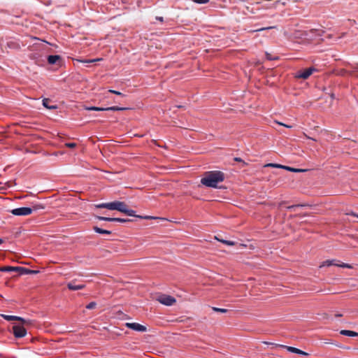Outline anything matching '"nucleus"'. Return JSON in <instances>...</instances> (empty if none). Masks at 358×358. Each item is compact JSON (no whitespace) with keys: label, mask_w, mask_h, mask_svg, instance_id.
<instances>
[{"label":"nucleus","mask_w":358,"mask_h":358,"mask_svg":"<svg viewBox=\"0 0 358 358\" xmlns=\"http://www.w3.org/2000/svg\"><path fill=\"white\" fill-rule=\"evenodd\" d=\"M96 207L98 208H106V209L111 210H115L120 211L121 213H123L129 216L143 218L145 220H151V219L155 218L152 216L143 217L141 215H136L134 210H130L128 208V206L124 202L119 201H115L110 202V203H101L96 205Z\"/></svg>","instance_id":"nucleus-1"},{"label":"nucleus","mask_w":358,"mask_h":358,"mask_svg":"<svg viewBox=\"0 0 358 358\" xmlns=\"http://www.w3.org/2000/svg\"><path fill=\"white\" fill-rule=\"evenodd\" d=\"M224 173L220 171H210L204 173L201 180L202 185L208 187H217V183L224 181Z\"/></svg>","instance_id":"nucleus-2"},{"label":"nucleus","mask_w":358,"mask_h":358,"mask_svg":"<svg viewBox=\"0 0 358 358\" xmlns=\"http://www.w3.org/2000/svg\"><path fill=\"white\" fill-rule=\"evenodd\" d=\"M64 64V59L60 55H48L46 58V69L56 71L60 69Z\"/></svg>","instance_id":"nucleus-3"},{"label":"nucleus","mask_w":358,"mask_h":358,"mask_svg":"<svg viewBox=\"0 0 358 358\" xmlns=\"http://www.w3.org/2000/svg\"><path fill=\"white\" fill-rule=\"evenodd\" d=\"M339 261L336 259L326 260L322 263L320 267L336 266L341 268H352V266L346 263H338Z\"/></svg>","instance_id":"nucleus-4"},{"label":"nucleus","mask_w":358,"mask_h":358,"mask_svg":"<svg viewBox=\"0 0 358 358\" xmlns=\"http://www.w3.org/2000/svg\"><path fill=\"white\" fill-rule=\"evenodd\" d=\"M12 329L13 334L17 338H23L27 334V330L22 324H15Z\"/></svg>","instance_id":"nucleus-5"},{"label":"nucleus","mask_w":358,"mask_h":358,"mask_svg":"<svg viewBox=\"0 0 358 358\" xmlns=\"http://www.w3.org/2000/svg\"><path fill=\"white\" fill-rule=\"evenodd\" d=\"M157 300L162 304L166 306H172L176 301L174 297L166 294H161L158 296Z\"/></svg>","instance_id":"nucleus-6"},{"label":"nucleus","mask_w":358,"mask_h":358,"mask_svg":"<svg viewBox=\"0 0 358 358\" xmlns=\"http://www.w3.org/2000/svg\"><path fill=\"white\" fill-rule=\"evenodd\" d=\"M10 212L16 216H25L30 215L32 213V209L29 207H20L13 209Z\"/></svg>","instance_id":"nucleus-7"},{"label":"nucleus","mask_w":358,"mask_h":358,"mask_svg":"<svg viewBox=\"0 0 358 358\" xmlns=\"http://www.w3.org/2000/svg\"><path fill=\"white\" fill-rule=\"evenodd\" d=\"M85 109L87 110H95V111H104V110L116 111V110H127V108H122V107H118V106H112V107H108V108H101V107L92 106V107H87V108H85Z\"/></svg>","instance_id":"nucleus-8"},{"label":"nucleus","mask_w":358,"mask_h":358,"mask_svg":"<svg viewBox=\"0 0 358 358\" xmlns=\"http://www.w3.org/2000/svg\"><path fill=\"white\" fill-rule=\"evenodd\" d=\"M315 71L316 69L315 68H308L304 69L302 71L298 72L297 74L296 75V78L306 80L308 78L309 76Z\"/></svg>","instance_id":"nucleus-9"},{"label":"nucleus","mask_w":358,"mask_h":358,"mask_svg":"<svg viewBox=\"0 0 358 358\" xmlns=\"http://www.w3.org/2000/svg\"><path fill=\"white\" fill-rule=\"evenodd\" d=\"M125 326L127 327H128L131 329H133L134 331H136L145 332L147 331V328L145 326H143L141 324L136 323V322H133V323L127 322L125 324Z\"/></svg>","instance_id":"nucleus-10"},{"label":"nucleus","mask_w":358,"mask_h":358,"mask_svg":"<svg viewBox=\"0 0 358 358\" xmlns=\"http://www.w3.org/2000/svg\"><path fill=\"white\" fill-rule=\"evenodd\" d=\"M279 346L282 348L286 349L287 351H289L290 352L296 353V354L301 355L303 356H309V354L308 352H304V351H303L300 349H298L296 348H294V347H291V346H287V345H279Z\"/></svg>","instance_id":"nucleus-11"},{"label":"nucleus","mask_w":358,"mask_h":358,"mask_svg":"<svg viewBox=\"0 0 358 358\" xmlns=\"http://www.w3.org/2000/svg\"><path fill=\"white\" fill-rule=\"evenodd\" d=\"M265 166L285 169L286 170H288V171H292V172H295V173L305 171L304 169L292 168V167H289V166H282V165H280V164H268Z\"/></svg>","instance_id":"nucleus-12"},{"label":"nucleus","mask_w":358,"mask_h":358,"mask_svg":"<svg viewBox=\"0 0 358 358\" xmlns=\"http://www.w3.org/2000/svg\"><path fill=\"white\" fill-rule=\"evenodd\" d=\"M0 316L7 321H13V320L20 321V322H21L22 324H24L25 322L22 317H17V316L8 315H5V314H1Z\"/></svg>","instance_id":"nucleus-13"},{"label":"nucleus","mask_w":358,"mask_h":358,"mask_svg":"<svg viewBox=\"0 0 358 358\" xmlns=\"http://www.w3.org/2000/svg\"><path fill=\"white\" fill-rule=\"evenodd\" d=\"M67 287L71 290L76 291L84 289L85 285L84 284L76 285L74 281H71L67 284Z\"/></svg>","instance_id":"nucleus-14"},{"label":"nucleus","mask_w":358,"mask_h":358,"mask_svg":"<svg viewBox=\"0 0 358 358\" xmlns=\"http://www.w3.org/2000/svg\"><path fill=\"white\" fill-rule=\"evenodd\" d=\"M16 271L19 272V273L20 275H25V274H29V273H36L38 272L36 271L30 270L29 268H24V267H20V266H17V271Z\"/></svg>","instance_id":"nucleus-15"},{"label":"nucleus","mask_w":358,"mask_h":358,"mask_svg":"<svg viewBox=\"0 0 358 358\" xmlns=\"http://www.w3.org/2000/svg\"><path fill=\"white\" fill-rule=\"evenodd\" d=\"M340 334L343 336H352V337L358 336V333L353 331H350V330H341L340 331Z\"/></svg>","instance_id":"nucleus-16"},{"label":"nucleus","mask_w":358,"mask_h":358,"mask_svg":"<svg viewBox=\"0 0 358 358\" xmlns=\"http://www.w3.org/2000/svg\"><path fill=\"white\" fill-rule=\"evenodd\" d=\"M93 229L95 232L98 233V234H107V235H109L111 234V231H108V230H106V229H103L101 228H99L96 226H94L93 227Z\"/></svg>","instance_id":"nucleus-17"},{"label":"nucleus","mask_w":358,"mask_h":358,"mask_svg":"<svg viewBox=\"0 0 358 358\" xmlns=\"http://www.w3.org/2000/svg\"><path fill=\"white\" fill-rule=\"evenodd\" d=\"M17 271V266H2L0 267V271L1 272H10Z\"/></svg>","instance_id":"nucleus-18"},{"label":"nucleus","mask_w":358,"mask_h":358,"mask_svg":"<svg viewBox=\"0 0 358 358\" xmlns=\"http://www.w3.org/2000/svg\"><path fill=\"white\" fill-rule=\"evenodd\" d=\"M215 238L216 240H217L218 241H220L225 245H229V246H233L236 244V243L234 241L221 239V238H218L217 236H215Z\"/></svg>","instance_id":"nucleus-19"},{"label":"nucleus","mask_w":358,"mask_h":358,"mask_svg":"<svg viewBox=\"0 0 358 358\" xmlns=\"http://www.w3.org/2000/svg\"><path fill=\"white\" fill-rule=\"evenodd\" d=\"M96 218L99 220H104L108 222H114V217H108L103 216H96Z\"/></svg>","instance_id":"nucleus-20"},{"label":"nucleus","mask_w":358,"mask_h":358,"mask_svg":"<svg viewBox=\"0 0 358 358\" xmlns=\"http://www.w3.org/2000/svg\"><path fill=\"white\" fill-rule=\"evenodd\" d=\"M213 310L215 312H219V313H226L228 312V310L227 309H224V308H216V307H213Z\"/></svg>","instance_id":"nucleus-21"},{"label":"nucleus","mask_w":358,"mask_h":358,"mask_svg":"<svg viewBox=\"0 0 358 358\" xmlns=\"http://www.w3.org/2000/svg\"><path fill=\"white\" fill-rule=\"evenodd\" d=\"M46 109H57V106L56 105H50L48 103V99H46V105H45Z\"/></svg>","instance_id":"nucleus-22"},{"label":"nucleus","mask_w":358,"mask_h":358,"mask_svg":"<svg viewBox=\"0 0 358 358\" xmlns=\"http://www.w3.org/2000/svg\"><path fill=\"white\" fill-rule=\"evenodd\" d=\"M130 221L128 219H123V218H118V217H114V222H118L121 223H125Z\"/></svg>","instance_id":"nucleus-23"},{"label":"nucleus","mask_w":358,"mask_h":358,"mask_svg":"<svg viewBox=\"0 0 358 358\" xmlns=\"http://www.w3.org/2000/svg\"><path fill=\"white\" fill-rule=\"evenodd\" d=\"M96 306V303L95 302L92 301V302H90L88 305H87L86 308L87 309L91 310V309L95 308Z\"/></svg>","instance_id":"nucleus-24"},{"label":"nucleus","mask_w":358,"mask_h":358,"mask_svg":"<svg viewBox=\"0 0 358 358\" xmlns=\"http://www.w3.org/2000/svg\"><path fill=\"white\" fill-rule=\"evenodd\" d=\"M101 59H102L101 58H97V59H90V60H82L80 62H83V63H92V62L101 61Z\"/></svg>","instance_id":"nucleus-25"},{"label":"nucleus","mask_w":358,"mask_h":358,"mask_svg":"<svg viewBox=\"0 0 358 358\" xmlns=\"http://www.w3.org/2000/svg\"><path fill=\"white\" fill-rule=\"evenodd\" d=\"M109 92L115 94H117V95H119V96H121L122 97L124 96V95L122 93H121L120 92L115 91V90H110Z\"/></svg>","instance_id":"nucleus-26"},{"label":"nucleus","mask_w":358,"mask_h":358,"mask_svg":"<svg viewBox=\"0 0 358 358\" xmlns=\"http://www.w3.org/2000/svg\"><path fill=\"white\" fill-rule=\"evenodd\" d=\"M65 145L69 148H74L76 147V144L75 143H66Z\"/></svg>","instance_id":"nucleus-27"},{"label":"nucleus","mask_w":358,"mask_h":358,"mask_svg":"<svg viewBox=\"0 0 358 358\" xmlns=\"http://www.w3.org/2000/svg\"><path fill=\"white\" fill-rule=\"evenodd\" d=\"M194 3H206L209 1V0H192Z\"/></svg>","instance_id":"nucleus-28"},{"label":"nucleus","mask_w":358,"mask_h":358,"mask_svg":"<svg viewBox=\"0 0 358 358\" xmlns=\"http://www.w3.org/2000/svg\"><path fill=\"white\" fill-rule=\"evenodd\" d=\"M276 123L280 124V125L284 126V127H285L287 128H292V126H291V125L285 124H283L282 122H276Z\"/></svg>","instance_id":"nucleus-29"},{"label":"nucleus","mask_w":358,"mask_h":358,"mask_svg":"<svg viewBox=\"0 0 358 358\" xmlns=\"http://www.w3.org/2000/svg\"><path fill=\"white\" fill-rule=\"evenodd\" d=\"M299 206V205H292L287 207L288 209H294L296 207Z\"/></svg>","instance_id":"nucleus-30"},{"label":"nucleus","mask_w":358,"mask_h":358,"mask_svg":"<svg viewBox=\"0 0 358 358\" xmlns=\"http://www.w3.org/2000/svg\"><path fill=\"white\" fill-rule=\"evenodd\" d=\"M41 98L42 99V100H41L42 105L45 107V98H43V96H41Z\"/></svg>","instance_id":"nucleus-31"},{"label":"nucleus","mask_w":358,"mask_h":358,"mask_svg":"<svg viewBox=\"0 0 358 358\" xmlns=\"http://www.w3.org/2000/svg\"><path fill=\"white\" fill-rule=\"evenodd\" d=\"M234 160L236 161V162H243V160L241 158H239V157L234 158Z\"/></svg>","instance_id":"nucleus-32"},{"label":"nucleus","mask_w":358,"mask_h":358,"mask_svg":"<svg viewBox=\"0 0 358 358\" xmlns=\"http://www.w3.org/2000/svg\"><path fill=\"white\" fill-rule=\"evenodd\" d=\"M304 136H306V138H308V139H311V140H313V141H316L315 138H310V136H307L306 134H304Z\"/></svg>","instance_id":"nucleus-33"},{"label":"nucleus","mask_w":358,"mask_h":358,"mask_svg":"<svg viewBox=\"0 0 358 358\" xmlns=\"http://www.w3.org/2000/svg\"><path fill=\"white\" fill-rule=\"evenodd\" d=\"M348 215H353V216H355V217H358V215H357V214H355V213H348Z\"/></svg>","instance_id":"nucleus-34"},{"label":"nucleus","mask_w":358,"mask_h":358,"mask_svg":"<svg viewBox=\"0 0 358 358\" xmlns=\"http://www.w3.org/2000/svg\"><path fill=\"white\" fill-rule=\"evenodd\" d=\"M285 203V201H282L280 203H279V207H281L282 206H283V204Z\"/></svg>","instance_id":"nucleus-35"},{"label":"nucleus","mask_w":358,"mask_h":358,"mask_svg":"<svg viewBox=\"0 0 358 358\" xmlns=\"http://www.w3.org/2000/svg\"><path fill=\"white\" fill-rule=\"evenodd\" d=\"M355 71H358V64H357L355 66Z\"/></svg>","instance_id":"nucleus-36"},{"label":"nucleus","mask_w":358,"mask_h":358,"mask_svg":"<svg viewBox=\"0 0 358 358\" xmlns=\"http://www.w3.org/2000/svg\"><path fill=\"white\" fill-rule=\"evenodd\" d=\"M157 20H160V21H162L163 20V18L162 17H157Z\"/></svg>","instance_id":"nucleus-37"},{"label":"nucleus","mask_w":358,"mask_h":358,"mask_svg":"<svg viewBox=\"0 0 358 358\" xmlns=\"http://www.w3.org/2000/svg\"><path fill=\"white\" fill-rule=\"evenodd\" d=\"M342 316H343V315H342V314H336V317H342Z\"/></svg>","instance_id":"nucleus-38"},{"label":"nucleus","mask_w":358,"mask_h":358,"mask_svg":"<svg viewBox=\"0 0 358 358\" xmlns=\"http://www.w3.org/2000/svg\"><path fill=\"white\" fill-rule=\"evenodd\" d=\"M45 52H51V50H49V49L48 50V49L46 48Z\"/></svg>","instance_id":"nucleus-39"},{"label":"nucleus","mask_w":358,"mask_h":358,"mask_svg":"<svg viewBox=\"0 0 358 358\" xmlns=\"http://www.w3.org/2000/svg\"><path fill=\"white\" fill-rule=\"evenodd\" d=\"M3 243V241L1 238H0V244H1Z\"/></svg>","instance_id":"nucleus-40"},{"label":"nucleus","mask_w":358,"mask_h":358,"mask_svg":"<svg viewBox=\"0 0 358 358\" xmlns=\"http://www.w3.org/2000/svg\"><path fill=\"white\" fill-rule=\"evenodd\" d=\"M12 358H16V357H12Z\"/></svg>","instance_id":"nucleus-41"}]
</instances>
